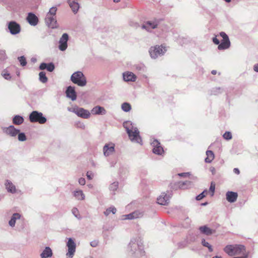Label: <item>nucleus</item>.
I'll return each mask as SVG.
<instances>
[{
  "instance_id": "obj_1",
  "label": "nucleus",
  "mask_w": 258,
  "mask_h": 258,
  "mask_svg": "<svg viewBox=\"0 0 258 258\" xmlns=\"http://www.w3.org/2000/svg\"><path fill=\"white\" fill-rule=\"evenodd\" d=\"M71 81L79 86H84L87 84L86 77L82 72L78 71L75 72L71 76Z\"/></svg>"
},
{
  "instance_id": "obj_2",
  "label": "nucleus",
  "mask_w": 258,
  "mask_h": 258,
  "mask_svg": "<svg viewBox=\"0 0 258 258\" xmlns=\"http://www.w3.org/2000/svg\"><path fill=\"white\" fill-rule=\"evenodd\" d=\"M29 120L31 122L44 124L46 122V118L43 116L42 113L33 111L29 115Z\"/></svg>"
},
{
  "instance_id": "obj_3",
  "label": "nucleus",
  "mask_w": 258,
  "mask_h": 258,
  "mask_svg": "<svg viewBox=\"0 0 258 258\" xmlns=\"http://www.w3.org/2000/svg\"><path fill=\"white\" fill-rule=\"evenodd\" d=\"M166 51L165 47L162 45H156L150 48L149 53L152 58H156L158 56L163 55Z\"/></svg>"
},
{
  "instance_id": "obj_4",
  "label": "nucleus",
  "mask_w": 258,
  "mask_h": 258,
  "mask_svg": "<svg viewBox=\"0 0 258 258\" xmlns=\"http://www.w3.org/2000/svg\"><path fill=\"white\" fill-rule=\"evenodd\" d=\"M127 133L131 141L142 144V140L139 135L140 132L138 128H134L130 130L127 128Z\"/></svg>"
},
{
  "instance_id": "obj_5",
  "label": "nucleus",
  "mask_w": 258,
  "mask_h": 258,
  "mask_svg": "<svg viewBox=\"0 0 258 258\" xmlns=\"http://www.w3.org/2000/svg\"><path fill=\"white\" fill-rule=\"evenodd\" d=\"M72 111L78 116L83 118H88L90 116V113L88 110L78 106L73 107Z\"/></svg>"
},
{
  "instance_id": "obj_6",
  "label": "nucleus",
  "mask_w": 258,
  "mask_h": 258,
  "mask_svg": "<svg viewBox=\"0 0 258 258\" xmlns=\"http://www.w3.org/2000/svg\"><path fill=\"white\" fill-rule=\"evenodd\" d=\"M220 35L223 38L222 42L218 45L219 50L225 49L229 47L230 42L227 35L223 32L220 33Z\"/></svg>"
},
{
  "instance_id": "obj_7",
  "label": "nucleus",
  "mask_w": 258,
  "mask_h": 258,
  "mask_svg": "<svg viewBox=\"0 0 258 258\" xmlns=\"http://www.w3.org/2000/svg\"><path fill=\"white\" fill-rule=\"evenodd\" d=\"M68 252L67 255L70 258H72L76 250V244L72 238H69L67 243Z\"/></svg>"
},
{
  "instance_id": "obj_8",
  "label": "nucleus",
  "mask_w": 258,
  "mask_h": 258,
  "mask_svg": "<svg viewBox=\"0 0 258 258\" xmlns=\"http://www.w3.org/2000/svg\"><path fill=\"white\" fill-rule=\"evenodd\" d=\"M8 28L12 34H17L21 30L20 25L14 21H11L9 23Z\"/></svg>"
},
{
  "instance_id": "obj_9",
  "label": "nucleus",
  "mask_w": 258,
  "mask_h": 258,
  "mask_svg": "<svg viewBox=\"0 0 258 258\" xmlns=\"http://www.w3.org/2000/svg\"><path fill=\"white\" fill-rule=\"evenodd\" d=\"M68 35L66 33H64L60 38L59 41V49L60 50L64 51L67 49L68 47L67 42L68 41Z\"/></svg>"
},
{
  "instance_id": "obj_10",
  "label": "nucleus",
  "mask_w": 258,
  "mask_h": 258,
  "mask_svg": "<svg viewBox=\"0 0 258 258\" xmlns=\"http://www.w3.org/2000/svg\"><path fill=\"white\" fill-rule=\"evenodd\" d=\"M152 145L154 147L153 149L154 153L157 155H162L164 153V150L160 146V143L158 141L154 140L152 142Z\"/></svg>"
},
{
  "instance_id": "obj_11",
  "label": "nucleus",
  "mask_w": 258,
  "mask_h": 258,
  "mask_svg": "<svg viewBox=\"0 0 258 258\" xmlns=\"http://www.w3.org/2000/svg\"><path fill=\"white\" fill-rule=\"evenodd\" d=\"M5 132L11 137H16L20 132V130L15 128L13 125H10L5 129Z\"/></svg>"
},
{
  "instance_id": "obj_12",
  "label": "nucleus",
  "mask_w": 258,
  "mask_h": 258,
  "mask_svg": "<svg viewBox=\"0 0 258 258\" xmlns=\"http://www.w3.org/2000/svg\"><path fill=\"white\" fill-rule=\"evenodd\" d=\"M45 20V22L49 27L52 28H54L56 27V17L52 16H48L46 15Z\"/></svg>"
},
{
  "instance_id": "obj_13",
  "label": "nucleus",
  "mask_w": 258,
  "mask_h": 258,
  "mask_svg": "<svg viewBox=\"0 0 258 258\" xmlns=\"http://www.w3.org/2000/svg\"><path fill=\"white\" fill-rule=\"evenodd\" d=\"M66 94L68 97L70 98L73 101L77 98L76 93L74 87L69 86L66 91Z\"/></svg>"
},
{
  "instance_id": "obj_14",
  "label": "nucleus",
  "mask_w": 258,
  "mask_h": 258,
  "mask_svg": "<svg viewBox=\"0 0 258 258\" xmlns=\"http://www.w3.org/2000/svg\"><path fill=\"white\" fill-rule=\"evenodd\" d=\"M123 79L125 81L135 82L136 80V75L132 72H127L123 74Z\"/></svg>"
},
{
  "instance_id": "obj_15",
  "label": "nucleus",
  "mask_w": 258,
  "mask_h": 258,
  "mask_svg": "<svg viewBox=\"0 0 258 258\" xmlns=\"http://www.w3.org/2000/svg\"><path fill=\"white\" fill-rule=\"evenodd\" d=\"M169 197L165 194H163L157 199V203L162 205H165L169 203Z\"/></svg>"
},
{
  "instance_id": "obj_16",
  "label": "nucleus",
  "mask_w": 258,
  "mask_h": 258,
  "mask_svg": "<svg viewBox=\"0 0 258 258\" xmlns=\"http://www.w3.org/2000/svg\"><path fill=\"white\" fill-rule=\"evenodd\" d=\"M27 20L29 23L33 26L36 25L38 22V18L32 13H29L28 14Z\"/></svg>"
},
{
  "instance_id": "obj_17",
  "label": "nucleus",
  "mask_w": 258,
  "mask_h": 258,
  "mask_svg": "<svg viewBox=\"0 0 258 258\" xmlns=\"http://www.w3.org/2000/svg\"><path fill=\"white\" fill-rule=\"evenodd\" d=\"M226 196V200L230 203L235 202L238 197L237 194L233 191H228Z\"/></svg>"
},
{
  "instance_id": "obj_18",
  "label": "nucleus",
  "mask_w": 258,
  "mask_h": 258,
  "mask_svg": "<svg viewBox=\"0 0 258 258\" xmlns=\"http://www.w3.org/2000/svg\"><path fill=\"white\" fill-rule=\"evenodd\" d=\"M114 151V146L113 144L106 145L103 148L104 154L107 156L112 153Z\"/></svg>"
},
{
  "instance_id": "obj_19",
  "label": "nucleus",
  "mask_w": 258,
  "mask_h": 258,
  "mask_svg": "<svg viewBox=\"0 0 258 258\" xmlns=\"http://www.w3.org/2000/svg\"><path fill=\"white\" fill-rule=\"evenodd\" d=\"M235 248L236 245H228L224 248V250L229 255L233 256L235 255Z\"/></svg>"
},
{
  "instance_id": "obj_20",
  "label": "nucleus",
  "mask_w": 258,
  "mask_h": 258,
  "mask_svg": "<svg viewBox=\"0 0 258 258\" xmlns=\"http://www.w3.org/2000/svg\"><path fill=\"white\" fill-rule=\"evenodd\" d=\"M235 255H241V256H246L245 255V249L244 246L241 245H236Z\"/></svg>"
},
{
  "instance_id": "obj_21",
  "label": "nucleus",
  "mask_w": 258,
  "mask_h": 258,
  "mask_svg": "<svg viewBox=\"0 0 258 258\" xmlns=\"http://www.w3.org/2000/svg\"><path fill=\"white\" fill-rule=\"evenodd\" d=\"M39 69L41 70L47 69L49 72H52L54 69V66L52 63L48 64L42 63L39 66Z\"/></svg>"
},
{
  "instance_id": "obj_22",
  "label": "nucleus",
  "mask_w": 258,
  "mask_h": 258,
  "mask_svg": "<svg viewBox=\"0 0 258 258\" xmlns=\"http://www.w3.org/2000/svg\"><path fill=\"white\" fill-rule=\"evenodd\" d=\"M68 3L73 12L76 13L80 7L79 4L75 0H68Z\"/></svg>"
},
{
  "instance_id": "obj_23",
  "label": "nucleus",
  "mask_w": 258,
  "mask_h": 258,
  "mask_svg": "<svg viewBox=\"0 0 258 258\" xmlns=\"http://www.w3.org/2000/svg\"><path fill=\"white\" fill-rule=\"evenodd\" d=\"M200 231L206 235H209L215 232V230H213L207 226H201L199 228Z\"/></svg>"
},
{
  "instance_id": "obj_24",
  "label": "nucleus",
  "mask_w": 258,
  "mask_h": 258,
  "mask_svg": "<svg viewBox=\"0 0 258 258\" xmlns=\"http://www.w3.org/2000/svg\"><path fill=\"white\" fill-rule=\"evenodd\" d=\"M92 112L94 114H105L106 112L105 110L102 107L97 106L94 107L92 110Z\"/></svg>"
},
{
  "instance_id": "obj_25",
  "label": "nucleus",
  "mask_w": 258,
  "mask_h": 258,
  "mask_svg": "<svg viewBox=\"0 0 258 258\" xmlns=\"http://www.w3.org/2000/svg\"><path fill=\"white\" fill-rule=\"evenodd\" d=\"M52 255V250L49 247H46L41 254V258H47Z\"/></svg>"
},
{
  "instance_id": "obj_26",
  "label": "nucleus",
  "mask_w": 258,
  "mask_h": 258,
  "mask_svg": "<svg viewBox=\"0 0 258 258\" xmlns=\"http://www.w3.org/2000/svg\"><path fill=\"white\" fill-rule=\"evenodd\" d=\"M5 185L9 192L11 193H14L16 192V187L11 182L7 180L5 183Z\"/></svg>"
},
{
  "instance_id": "obj_27",
  "label": "nucleus",
  "mask_w": 258,
  "mask_h": 258,
  "mask_svg": "<svg viewBox=\"0 0 258 258\" xmlns=\"http://www.w3.org/2000/svg\"><path fill=\"white\" fill-rule=\"evenodd\" d=\"M24 122V118L22 116L17 115L13 119V123L16 125H20Z\"/></svg>"
},
{
  "instance_id": "obj_28",
  "label": "nucleus",
  "mask_w": 258,
  "mask_h": 258,
  "mask_svg": "<svg viewBox=\"0 0 258 258\" xmlns=\"http://www.w3.org/2000/svg\"><path fill=\"white\" fill-rule=\"evenodd\" d=\"M207 157L205 158L206 163H211L214 159V154L212 151H207L206 152Z\"/></svg>"
},
{
  "instance_id": "obj_29",
  "label": "nucleus",
  "mask_w": 258,
  "mask_h": 258,
  "mask_svg": "<svg viewBox=\"0 0 258 258\" xmlns=\"http://www.w3.org/2000/svg\"><path fill=\"white\" fill-rule=\"evenodd\" d=\"M157 26V24L156 22H147L145 25H143L142 27L147 30L150 29H154Z\"/></svg>"
},
{
  "instance_id": "obj_30",
  "label": "nucleus",
  "mask_w": 258,
  "mask_h": 258,
  "mask_svg": "<svg viewBox=\"0 0 258 258\" xmlns=\"http://www.w3.org/2000/svg\"><path fill=\"white\" fill-rule=\"evenodd\" d=\"M21 217V216L18 213H15L13 215L11 219L9 221V225L12 226L14 227L15 225L16 220V219H19Z\"/></svg>"
},
{
  "instance_id": "obj_31",
  "label": "nucleus",
  "mask_w": 258,
  "mask_h": 258,
  "mask_svg": "<svg viewBox=\"0 0 258 258\" xmlns=\"http://www.w3.org/2000/svg\"><path fill=\"white\" fill-rule=\"evenodd\" d=\"M74 196L78 200H83L85 199V195L82 190H77L74 192Z\"/></svg>"
},
{
  "instance_id": "obj_32",
  "label": "nucleus",
  "mask_w": 258,
  "mask_h": 258,
  "mask_svg": "<svg viewBox=\"0 0 258 258\" xmlns=\"http://www.w3.org/2000/svg\"><path fill=\"white\" fill-rule=\"evenodd\" d=\"M131 108V105L128 103L125 102L121 105V109L125 112L130 111Z\"/></svg>"
},
{
  "instance_id": "obj_33",
  "label": "nucleus",
  "mask_w": 258,
  "mask_h": 258,
  "mask_svg": "<svg viewBox=\"0 0 258 258\" xmlns=\"http://www.w3.org/2000/svg\"><path fill=\"white\" fill-rule=\"evenodd\" d=\"M39 80L40 81L44 83L47 81V78L46 76L45 73L44 72H41L39 74Z\"/></svg>"
},
{
  "instance_id": "obj_34",
  "label": "nucleus",
  "mask_w": 258,
  "mask_h": 258,
  "mask_svg": "<svg viewBox=\"0 0 258 258\" xmlns=\"http://www.w3.org/2000/svg\"><path fill=\"white\" fill-rule=\"evenodd\" d=\"M56 11L57 8L56 7H53L49 9V11L46 15L48 16H52L55 17Z\"/></svg>"
},
{
  "instance_id": "obj_35",
  "label": "nucleus",
  "mask_w": 258,
  "mask_h": 258,
  "mask_svg": "<svg viewBox=\"0 0 258 258\" xmlns=\"http://www.w3.org/2000/svg\"><path fill=\"white\" fill-rule=\"evenodd\" d=\"M126 219H132L134 218H137L139 217V213L138 212H135L130 214L125 215Z\"/></svg>"
},
{
  "instance_id": "obj_36",
  "label": "nucleus",
  "mask_w": 258,
  "mask_h": 258,
  "mask_svg": "<svg viewBox=\"0 0 258 258\" xmlns=\"http://www.w3.org/2000/svg\"><path fill=\"white\" fill-rule=\"evenodd\" d=\"M116 209L114 207H110L107 209L106 211L104 212V214L106 216L108 215L111 212L113 214L116 213Z\"/></svg>"
},
{
  "instance_id": "obj_37",
  "label": "nucleus",
  "mask_w": 258,
  "mask_h": 258,
  "mask_svg": "<svg viewBox=\"0 0 258 258\" xmlns=\"http://www.w3.org/2000/svg\"><path fill=\"white\" fill-rule=\"evenodd\" d=\"M202 244L203 246L207 247L208 248L210 251H213V248L212 246L207 241H206L205 239H203L202 241Z\"/></svg>"
},
{
  "instance_id": "obj_38",
  "label": "nucleus",
  "mask_w": 258,
  "mask_h": 258,
  "mask_svg": "<svg viewBox=\"0 0 258 258\" xmlns=\"http://www.w3.org/2000/svg\"><path fill=\"white\" fill-rule=\"evenodd\" d=\"M18 59L20 62V64L22 66H25L27 64V61L26 58L24 56H22L18 57Z\"/></svg>"
},
{
  "instance_id": "obj_39",
  "label": "nucleus",
  "mask_w": 258,
  "mask_h": 258,
  "mask_svg": "<svg viewBox=\"0 0 258 258\" xmlns=\"http://www.w3.org/2000/svg\"><path fill=\"white\" fill-rule=\"evenodd\" d=\"M118 183L117 182H114L110 185V189L113 191H115L118 188Z\"/></svg>"
},
{
  "instance_id": "obj_40",
  "label": "nucleus",
  "mask_w": 258,
  "mask_h": 258,
  "mask_svg": "<svg viewBox=\"0 0 258 258\" xmlns=\"http://www.w3.org/2000/svg\"><path fill=\"white\" fill-rule=\"evenodd\" d=\"M210 192H211V196L214 195L215 190V184L214 182H212L211 183L210 187Z\"/></svg>"
},
{
  "instance_id": "obj_41",
  "label": "nucleus",
  "mask_w": 258,
  "mask_h": 258,
  "mask_svg": "<svg viewBox=\"0 0 258 258\" xmlns=\"http://www.w3.org/2000/svg\"><path fill=\"white\" fill-rule=\"evenodd\" d=\"M18 135V140L20 141H25L26 140V137L24 133H19Z\"/></svg>"
},
{
  "instance_id": "obj_42",
  "label": "nucleus",
  "mask_w": 258,
  "mask_h": 258,
  "mask_svg": "<svg viewBox=\"0 0 258 258\" xmlns=\"http://www.w3.org/2000/svg\"><path fill=\"white\" fill-rule=\"evenodd\" d=\"M223 138L226 140H230L232 138V135L230 132H226L223 135Z\"/></svg>"
},
{
  "instance_id": "obj_43",
  "label": "nucleus",
  "mask_w": 258,
  "mask_h": 258,
  "mask_svg": "<svg viewBox=\"0 0 258 258\" xmlns=\"http://www.w3.org/2000/svg\"><path fill=\"white\" fill-rule=\"evenodd\" d=\"M3 76L5 78V79L7 80H10L11 78V77L10 75V74L7 73V72H4L2 74Z\"/></svg>"
},
{
  "instance_id": "obj_44",
  "label": "nucleus",
  "mask_w": 258,
  "mask_h": 258,
  "mask_svg": "<svg viewBox=\"0 0 258 258\" xmlns=\"http://www.w3.org/2000/svg\"><path fill=\"white\" fill-rule=\"evenodd\" d=\"M98 243H99L98 240H94L90 242V245L92 247H96L98 245Z\"/></svg>"
},
{
  "instance_id": "obj_45",
  "label": "nucleus",
  "mask_w": 258,
  "mask_h": 258,
  "mask_svg": "<svg viewBox=\"0 0 258 258\" xmlns=\"http://www.w3.org/2000/svg\"><path fill=\"white\" fill-rule=\"evenodd\" d=\"M79 183L81 185H85V183H86V181H85V178H80L79 179Z\"/></svg>"
},
{
  "instance_id": "obj_46",
  "label": "nucleus",
  "mask_w": 258,
  "mask_h": 258,
  "mask_svg": "<svg viewBox=\"0 0 258 258\" xmlns=\"http://www.w3.org/2000/svg\"><path fill=\"white\" fill-rule=\"evenodd\" d=\"M93 176V174L91 172H87V177L88 179H89V180L92 179Z\"/></svg>"
},
{
  "instance_id": "obj_47",
  "label": "nucleus",
  "mask_w": 258,
  "mask_h": 258,
  "mask_svg": "<svg viewBox=\"0 0 258 258\" xmlns=\"http://www.w3.org/2000/svg\"><path fill=\"white\" fill-rule=\"evenodd\" d=\"M204 197H205V195H204L203 194H202L201 193L200 195H199L198 196H197L196 200L198 201H200V200H202V199H203Z\"/></svg>"
},
{
  "instance_id": "obj_48",
  "label": "nucleus",
  "mask_w": 258,
  "mask_h": 258,
  "mask_svg": "<svg viewBox=\"0 0 258 258\" xmlns=\"http://www.w3.org/2000/svg\"><path fill=\"white\" fill-rule=\"evenodd\" d=\"M72 212L74 214V215L76 217H77V214H78L79 213V211L78 210V209L77 208H73L72 209Z\"/></svg>"
},
{
  "instance_id": "obj_49",
  "label": "nucleus",
  "mask_w": 258,
  "mask_h": 258,
  "mask_svg": "<svg viewBox=\"0 0 258 258\" xmlns=\"http://www.w3.org/2000/svg\"><path fill=\"white\" fill-rule=\"evenodd\" d=\"M0 54L2 55L1 59H4L6 55L5 51L4 50H0Z\"/></svg>"
},
{
  "instance_id": "obj_50",
  "label": "nucleus",
  "mask_w": 258,
  "mask_h": 258,
  "mask_svg": "<svg viewBox=\"0 0 258 258\" xmlns=\"http://www.w3.org/2000/svg\"><path fill=\"white\" fill-rule=\"evenodd\" d=\"M213 42L215 44H219V43H220V41L219 40L216 38V37H214L213 38Z\"/></svg>"
},
{
  "instance_id": "obj_51",
  "label": "nucleus",
  "mask_w": 258,
  "mask_h": 258,
  "mask_svg": "<svg viewBox=\"0 0 258 258\" xmlns=\"http://www.w3.org/2000/svg\"><path fill=\"white\" fill-rule=\"evenodd\" d=\"M178 175L179 176L185 177L188 176L189 175V173H181L178 174Z\"/></svg>"
},
{
  "instance_id": "obj_52",
  "label": "nucleus",
  "mask_w": 258,
  "mask_h": 258,
  "mask_svg": "<svg viewBox=\"0 0 258 258\" xmlns=\"http://www.w3.org/2000/svg\"><path fill=\"white\" fill-rule=\"evenodd\" d=\"M233 171L235 173H236V174H239L240 173V171L237 168H235L234 169H233Z\"/></svg>"
},
{
  "instance_id": "obj_53",
  "label": "nucleus",
  "mask_w": 258,
  "mask_h": 258,
  "mask_svg": "<svg viewBox=\"0 0 258 258\" xmlns=\"http://www.w3.org/2000/svg\"><path fill=\"white\" fill-rule=\"evenodd\" d=\"M253 70L255 72H258V64H256L254 66Z\"/></svg>"
},
{
  "instance_id": "obj_54",
  "label": "nucleus",
  "mask_w": 258,
  "mask_h": 258,
  "mask_svg": "<svg viewBox=\"0 0 258 258\" xmlns=\"http://www.w3.org/2000/svg\"><path fill=\"white\" fill-rule=\"evenodd\" d=\"M202 194H203L204 195H205V197L207 195V194H208L207 190H205L204 191H203L202 192Z\"/></svg>"
},
{
  "instance_id": "obj_55",
  "label": "nucleus",
  "mask_w": 258,
  "mask_h": 258,
  "mask_svg": "<svg viewBox=\"0 0 258 258\" xmlns=\"http://www.w3.org/2000/svg\"><path fill=\"white\" fill-rule=\"evenodd\" d=\"M179 184V187H182L183 185H184L185 184L184 182H179L178 183Z\"/></svg>"
},
{
  "instance_id": "obj_56",
  "label": "nucleus",
  "mask_w": 258,
  "mask_h": 258,
  "mask_svg": "<svg viewBox=\"0 0 258 258\" xmlns=\"http://www.w3.org/2000/svg\"><path fill=\"white\" fill-rule=\"evenodd\" d=\"M211 73L213 74V75H216L217 74V71L216 70H213L212 72H211Z\"/></svg>"
},
{
  "instance_id": "obj_57",
  "label": "nucleus",
  "mask_w": 258,
  "mask_h": 258,
  "mask_svg": "<svg viewBox=\"0 0 258 258\" xmlns=\"http://www.w3.org/2000/svg\"><path fill=\"white\" fill-rule=\"evenodd\" d=\"M120 1V0H113V2L115 3H118Z\"/></svg>"
},
{
  "instance_id": "obj_58",
  "label": "nucleus",
  "mask_w": 258,
  "mask_h": 258,
  "mask_svg": "<svg viewBox=\"0 0 258 258\" xmlns=\"http://www.w3.org/2000/svg\"><path fill=\"white\" fill-rule=\"evenodd\" d=\"M225 2H227V3H229L231 2V0H224Z\"/></svg>"
},
{
  "instance_id": "obj_59",
  "label": "nucleus",
  "mask_w": 258,
  "mask_h": 258,
  "mask_svg": "<svg viewBox=\"0 0 258 258\" xmlns=\"http://www.w3.org/2000/svg\"><path fill=\"white\" fill-rule=\"evenodd\" d=\"M213 258H221V257L220 256H216L213 257Z\"/></svg>"
}]
</instances>
